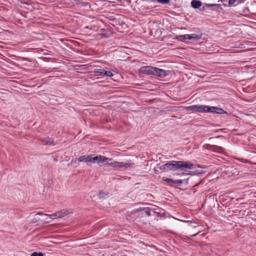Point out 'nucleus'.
I'll list each match as a JSON object with an SVG mask.
<instances>
[{"mask_svg": "<svg viewBox=\"0 0 256 256\" xmlns=\"http://www.w3.org/2000/svg\"><path fill=\"white\" fill-rule=\"evenodd\" d=\"M196 172H190L188 174H190L192 176H194L196 174Z\"/></svg>", "mask_w": 256, "mask_h": 256, "instance_id": "26", "label": "nucleus"}, {"mask_svg": "<svg viewBox=\"0 0 256 256\" xmlns=\"http://www.w3.org/2000/svg\"><path fill=\"white\" fill-rule=\"evenodd\" d=\"M207 106L206 105H192L186 106L184 110L187 112H207Z\"/></svg>", "mask_w": 256, "mask_h": 256, "instance_id": "2", "label": "nucleus"}, {"mask_svg": "<svg viewBox=\"0 0 256 256\" xmlns=\"http://www.w3.org/2000/svg\"><path fill=\"white\" fill-rule=\"evenodd\" d=\"M162 180L164 182H167V184L168 185L170 186L174 187V184H176L177 186H180L182 185V184L183 183V182H186L188 183V178L182 180H172V178H167L166 177H162Z\"/></svg>", "mask_w": 256, "mask_h": 256, "instance_id": "3", "label": "nucleus"}, {"mask_svg": "<svg viewBox=\"0 0 256 256\" xmlns=\"http://www.w3.org/2000/svg\"><path fill=\"white\" fill-rule=\"evenodd\" d=\"M168 171H176L178 170V161L177 160H170L168 162Z\"/></svg>", "mask_w": 256, "mask_h": 256, "instance_id": "11", "label": "nucleus"}, {"mask_svg": "<svg viewBox=\"0 0 256 256\" xmlns=\"http://www.w3.org/2000/svg\"><path fill=\"white\" fill-rule=\"evenodd\" d=\"M68 214V210H62L58 212V214L60 215L59 218H62L64 216H66Z\"/></svg>", "mask_w": 256, "mask_h": 256, "instance_id": "18", "label": "nucleus"}, {"mask_svg": "<svg viewBox=\"0 0 256 256\" xmlns=\"http://www.w3.org/2000/svg\"><path fill=\"white\" fill-rule=\"evenodd\" d=\"M174 100H180L179 99H177V98H174Z\"/></svg>", "mask_w": 256, "mask_h": 256, "instance_id": "30", "label": "nucleus"}, {"mask_svg": "<svg viewBox=\"0 0 256 256\" xmlns=\"http://www.w3.org/2000/svg\"><path fill=\"white\" fill-rule=\"evenodd\" d=\"M216 138H224V136H216Z\"/></svg>", "mask_w": 256, "mask_h": 256, "instance_id": "27", "label": "nucleus"}, {"mask_svg": "<svg viewBox=\"0 0 256 256\" xmlns=\"http://www.w3.org/2000/svg\"><path fill=\"white\" fill-rule=\"evenodd\" d=\"M200 38V36L196 34H192L180 35L176 36V39L181 41L186 40H197Z\"/></svg>", "mask_w": 256, "mask_h": 256, "instance_id": "5", "label": "nucleus"}, {"mask_svg": "<svg viewBox=\"0 0 256 256\" xmlns=\"http://www.w3.org/2000/svg\"><path fill=\"white\" fill-rule=\"evenodd\" d=\"M158 1L162 4H167L170 2V0H158Z\"/></svg>", "mask_w": 256, "mask_h": 256, "instance_id": "25", "label": "nucleus"}, {"mask_svg": "<svg viewBox=\"0 0 256 256\" xmlns=\"http://www.w3.org/2000/svg\"><path fill=\"white\" fill-rule=\"evenodd\" d=\"M206 110L207 112H212L216 114H226L227 115H228V112L217 106H208Z\"/></svg>", "mask_w": 256, "mask_h": 256, "instance_id": "6", "label": "nucleus"}, {"mask_svg": "<svg viewBox=\"0 0 256 256\" xmlns=\"http://www.w3.org/2000/svg\"><path fill=\"white\" fill-rule=\"evenodd\" d=\"M244 0H228V4L230 6H236L242 2Z\"/></svg>", "mask_w": 256, "mask_h": 256, "instance_id": "16", "label": "nucleus"}, {"mask_svg": "<svg viewBox=\"0 0 256 256\" xmlns=\"http://www.w3.org/2000/svg\"><path fill=\"white\" fill-rule=\"evenodd\" d=\"M194 164L190 162L178 161V170H184L186 169L192 168Z\"/></svg>", "mask_w": 256, "mask_h": 256, "instance_id": "4", "label": "nucleus"}, {"mask_svg": "<svg viewBox=\"0 0 256 256\" xmlns=\"http://www.w3.org/2000/svg\"><path fill=\"white\" fill-rule=\"evenodd\" d=\"M104 196H106V194H104V192H102L100 191L99 192L98 197L100 198H104Z\"/></svg>", "mask_w": 256, "mask_h": 256, "instance_id": "24", "label": "nucleus"}, {"mask_svg": "<svg viewBox=\"0 0 256 256\" xmlns=\"http://www.w3.org/2000/svg\"><path fill=\"white\" fill-rule=\"evenodd\" d=\"M104 76H106L108 77H111V76H113V74L110 71H106V70H104Z\"/></svg>", "mask_w": 256, "mask_h": 256, "instance_id": "23", "label": "nucleus"}, {"mask_svg": "<svg viewBox=\"0 0 256 256\" xmlns=\"http://www.w3.org/2000/svg\"><path fill=\"white\" fill-rule=\"evenodd\" d=\"M104 69L96 68L94 72L96 76H104Z\"/></svg>", "mask_w": 256, "mask_h": 256, "instance_id": "17", "label": "nucleus"}, {"mask_svg": "<svg viewBox=\"0 0 256 256\" xmlns=\"http://www.w3.org/2000/svg\"><path fill=\"white\" fill-rule=\"evenodd\" d=\"M201 2L198 0H193L191 2L192 6L195 8H198L201 6Z\"/></svg>", "mask_w": 256, "mask_h": 256, "instance_id": "14", "label": "nucleus"}, {"mask_svg": "<svg viewBox=\"0 0 256 256\" xmlns=\"http://www.w3.org/2000/svg\"><path fill=\"white\" fill-rule=\"evenodd\" d=\"M155 69V67L145 66L140 68L139 70V72L141 74L154 75Z\"/></svg>", "mask_w": 256, "mask_h": 256, "instance_id": "7", "label": "nucleus"}, {"mask_svg": "<svg viewBox=\"0 0 256 256\" xmlns=\"http://www.w3.org/2000/svg\"><path fill=\"white\" fill-rule=\"evenodd\" d=\"M106 164L108 166H112L115 170H124L128 168L132 167L134 166V164L132 163H126L124 162H108V163H106Z\"/></svg>", "mask_w": 256, "mask_h": 256, "instance_id": "1", "label": "nucleus"}, {"mask_svg": "<svg viewBox=\"0 0 256 256\" xmlns=\"http://www.w3.org/2000/svg\"><path fill=\"white\" fill-rule=\"evenodd\" d=\"M78 160L80 162H86V155H84L82 156H80Z\"/></svg>", "mask_w": 256, "mask_h": 256, "instance_id": "21", "label": "nucleus"}, {"mask_svg": "<svg viewBox=\"0 0 256 256\" xmlns=\"http://www.w3.org/2000/svg\"><path fill=\"white\" fill-rule=\"evenodd\" d=\"M40 213H39V214H36V216L40 215Z\"/></svg>", "mask_w": 256, "mask_h": 256, "instance_id": "32", "label": "nucleus"}, {"mask_svg": "<svg viewBox=\"0 0 256 256\" xmlns=\"http://www.w3.org/2000/svg\"><path fill=\"white\" fill-rule=\"evenodd\" d=\"M134 212L135 214L138 213V215H141L142 216L144 215L150 216L151 215L150 209L149 208H139L134 210Z\"/></svg>", "mask_w": 256, "mask_h": 256, "instance_id": "8", "label": "nucleus"}, {"mask_svg": "<svg viewBox=\"0 0 256 256\" xmlns=\"http://www.w3.org/2000/svg\"><path fill=\"white\" fill-rule=\"evenodd\" d=\"M167 75H168V72L156 68L154 76L160 78H164Z\"/></svg>", "mask_w": 256, "mask_h": 256, "instance_id": "10", "label": "nucleus"}, {"mask_svg": "<svg viewBox=\"0 0 256 256\" xmlns=\"http://www.w3.org/2000/svg\"><path fill=\"white\" fill-rule=\"evenodd\" d=\"M198 184H196L194 186H198Z\"/></svg>", "mask_w": 256, "mask_h": 256, "instance_id": "33", "label": "nucleus"}, {"mask_svg": "<svg viewBox=\"0 0 256 256\" xmlns=\"http://www.w3.org/2000/svg\"><path fill=\"white\" fill-rule=\"evenodd\" d=\"M44 216H49L52 219H55L56 218H60V215L58 214V212L50 215L45 214Z\"/></svg>", "mask_w": 256, "mask_h": 256, "instance_id": "20", "label": "nucleus"}, {"mask_svg": "<svg viewBox=\"0 0 256 256\" xmlns=\"http://www.w3.org/2000/svg\"><path fill=\"white\" fill-rule=\"evenodd\" d=\"M154 100H150V102H152L154 101Z\"/></svg>", "mask_w": 256, "mask_h": 256, "instance_id": "31", "label": "nucleus"}, {"mask_svg": "<svg viewBox=\"0 0 256 256\" xmlns=\"http://www.w3.org/2000/svg\"><path fill=\"white\" fill-rule=\"evenodd\" d=\"M41 140L46 145H51L54 144V141L48 138H42Z\"/></svg>", "mask_w": 256, "mask_h": 256, "instance_id": "15", "label": "nucleus"}, {"mask_svg": "<svg viewBox=\"0 0 256 256\" xmlns=\"http://www.w3.org/2000/svg\"><path fill=\"white\" fill-rule=\"evenodd\" d=\"M197 234L198 233L194 234L192 235V236H196Z\"/></svg>", "mask_w": 256, "mask_h": 256, "instance_id": "29", "label": "nucleus"}, {"mask_svg": "<svg viewBox=\"0 0 256 256\" xmlns=\"http://www.w3.org/2000/svg\"><path fill=\"white\" fill-rule=\"evenodd\" d=\"M204 148L210 150L213 152L222 153L224 152V148L220 146H216V145H211L210 144H206L204 146Z\"/></svg>", "mask_w": 256, "mask_h": 256, "instance_id": "9", "label": "nucleus"}, {"mask_svg": "<svg viewBox=\"0 0 256 256\" xmlns=\"http://www.w3.org/2000/svg\"><path fill=\"white\" fill-rule=\"evenodd\" d=\"M54 100L57 101V100H56V99H54V98H50V100Z\"/></svg>", "mask_w": 256, "mask_h": 256, "instance_id": "28", "label": "nucleus"}, {"mask_svg": "<svg viewBox=\"0 0 256 256\" xmlns=\"http://www.w3.org/2000/svg\"><path fill=\"white\" fill-rule=\"evenodd\" d=\"M44 254L42 252H34L32 253L30 256H44Z\"/></svg>", "mask_w": 256, "mask_h": 256, "instance_id": "22", "label": "nucleus"}, {"mask_svg": "<svg viewBox=\"0 0 256 256\" xmlns=\"http://www.w3.org/2000/svg\"><path fill=\"white\" fill-rule=\"evenodd\" d=\"M168 162L164 164H156V168L158 169H160L162 171H168Z\"/></svg>", "mask_w": 256, "mask_h": 256, "instance_id": "13", "label": "nucleus"}, {"mask_svg": "<svg viewBox=\"0 0 256 256\" xmlns=\"http://www.w3.org/2000/svg\"><path fill=\"white\" fill-rule=\"evenodd\" d=\"M97 158H94V157H92V156L86 155V162H90L92 163L96 162V160Z\"/></svg>", "mask_w": 256, "mask_h": 256, "instance_id": "19", "label": "nucleus"}, {"mask_svg": "<svg viewBox=\"0 0 256 256\" xmlns=\"http://www.w3.org/2000/svg\"><path fill=\"white\" fill-rule=\"evenodd\" d=\"M94 158H97L96 160V162H97L98 163L104 162H106V163H108V162L113 161L112 158H108L102 155L96 156H94Z\"/></svg>", "mask_w": 256, "mask_h": 256, "instance_id": "12", "label": "nucleus"}]
</instances>
